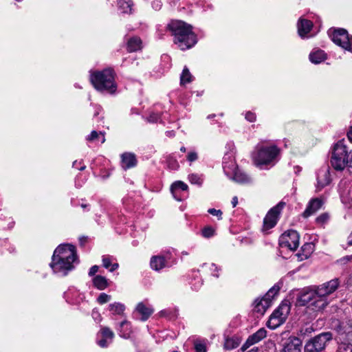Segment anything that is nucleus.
Instances as JSON below:
<instances>
[{
    "instance_id": "obj_15",
    "label": "nucleus",
    "mask_w": 352,
    "mask_h": 352,
    "mask_svg": "<svg viewBox=\"0 0 352 352\" xmlns=\"http://www.w3.org/2000/svg\"><path fill=\"white\" fill-rule=\"evenodd\" d=\"M223 168L228 177H231L239 168L232 154H226L223 157Z\"/></svg>"
},
{
    "instance_id": "obj_62",
    "label": "nucleus",
    "mask_w": 352,
    "mask_h": 352,
    "mask_svg": "<svg viewBox=\"0 0 352 352\" xmlns=\"http://www.w3.org/2000/svg\"><path fill=\"white\" fill-rule=\"evenodd\" d=\"M85 168V166L80 168V170H83Z\"/></svg>"
},
{
    "instance_id": "obj_44",
    "label": "nucleus",
    "mask_w": 352,
    "mask_h": 352,
    "mask_svg": "<svg viewBox=\"0 0 352 352\" xmlns=\"http://www.w3.org/2000/svg\"><path fill=\"white\" fill-rule=\"evenodd\" d=\"M91 316L94 318V320L97 322H100L102 321V318L99 311L96 309H93Z\"/></svg>"
},
{
    "instance_id": "obj_50",
    "label": "nucleus",
    "mask_w": 352,
    "mask_h": 352,
    "mask_svg": "<svg viewBox=\"0 0 352 352\" xmlns=\"http://www.w3.org/2000/svg\"><path fill=\"white\" fill-rule=\"evenodd\" d=\"M98 133L96 131H92L90 135L87 138L89 141H94L98 138Z\"/></svg>"
},
{
    "instance_id": "obj_8",
    "label": "nucleus",
    "mask_w": 352,
    "mask_h": 352,
    "mask_svg": "<svg viewBox=\"0 0 352 352\" xmlns=\"http://www.w3.org/2000/svg\"><path fill=\"white\" fill-rule=\"evenodd\" d=\"M333 329L336 332V340L337 342L352 341V320L346 318L338 321Z\"/></svg>"
},
{
    "instance_id": "obj_52",
    "label": "nucleus",
    "mask_w": 352,
    "mask_h": 352,
    "mask_svg": "<svg viewBox=\"0 0 352 352\" xmlns=\"http://www.w3.org/2000/svg\"><path fill=\"white\" fill-rule=\"evenodd\" d=\"M98 269H99V267L98 265H94L92 266L90 270H89V275L90 276H92L96 274V272H98Z\"/></svg>"
},
{
    "instance_id": "obj_25",
    "label": "nucleus",
    "mask_w": 352,
    "mask_h": 352,
    "mask_svg": "<svg viewBox=\"0 0 352 352\" xmlns=\"http://www.w3.org/2000/svg\"><path fill=\"white\" fill-rule=\"evenodd\" d=\"M313 23L307 19H300L298 23V32L300 37H305L310 32Z\"/></svg>"
},
{
    "instance_id": "obj_24",
    "label": "nucleus",
    "mask_w": 352,
    "mask_h": 352,
    "mask_svg": "<svg viewBox=\"0 0 352 352\" xmlns=\"http://www.w3.org/2000/svg\"><path fill=\"white\" fill-rule=\"evenodd\" d=\"M318 186L323 188L330 182V174L329 168H321L317 174Z\"/></svg>"
},
{
    "instance_id": "obj_55",
    "label": "nucleus",
    "mask_w": 352,
    "mask_h": 352,
    "mask_svg": "<svg viewBox=\"0 0 352 352\" xmlns=\"http://www.w3.org/2000/svg\"><path fill=\"white\" fill-rule=\"evenodd\" d=\"M347 244L349 246H352V232H351V234H349V236L348 237Z\"/></svg>"
},
{
    "instance_id": "obj_1",
    "label": "nucleus",
    "mask_w": 352,
    "mask_h": 352,
    "mask_svg": "<svg viewBox=\"0 0 352 352\" xmlns=\"http://www.w3.org/2000/svg\"><path fill=\"white\" fill-rule=\"evenodd\" d=\"M77 261L76 248L69 244L60 245L54 250L50 265L53 272L60 276H66L74 268Z\"/></svg>"
},
{
    "instance_id": "obj_53",
    "label": "nucleus",
    "mask_w": 352,
    "mask_h": 352,
    "mask_svg": "<svg viewBox=\"0 0 352 352\" xmlns=\"http://www.w3.org/2000/svg\"><path fill=\"white\" fill-rule=\"evenodd\" d=\"M79 241H80V245H84L87 241V237L86 236H81L79 238Z\"/></svg>"
},
{
    "instance_id": "obj_58",
    "label": "nucleus",
    "mask_w": 352,
    "mask_h": 352,
    "mask_svg": "<svg viewBox=\"0 0 352 352\" xmlns=\"http://www.w3.org/2000/svg\"><path fill=\"white\" fill-rule=\"evenodd\" d=\"M80 206L83 210H85L87 209V208H88L89 205H87V204L82 203L80 204Z\"/></svg>"
},
{
    "instance_id": "obj_7",
    "label": "nucleus",
    "mask_w": 352,
    "mask_h": 352,
    "mask_svg": "<svg viewBox=\"0 0 352 352\" xmlns=\"http://www.w3.org/2000/svg\"><path fill=\"white\" fill-rule=\"evenodd\" d=\"M290 311V306L287 303H281L279 307L274 311L267 322V326L274 329L284 323Z\"/></svg>"
},
{
    "instance_id": "obj_20",
    "label": "nucleus",
    "mask_w": 352,
    "mask_h": 352,
    "mask_svg": "<svg viewBox=\"0 0 352 352\" xmlns=\"http://www.w3.org/2000/svg\"><path fill=\"white\" fill-rule=\"evenodd\" d=\"M322 199H311L307 205L302 216L307 218L318 211L323 205Z\"/></svg>"
},
{
    "instance_id": "obj_21",
    "label": "nucleus",
    "mask_w": 352,
    "mask_h": 352,
    "mask_svg": "<svg viewBox=\"0 0 352 352\" xmlns=\"http://www.w3.org/2000/svg\"><path fill=\"white\" fill-rule=\"evenodd\" d=\"M317 294L316 287L314 289L303 291L299 297V301L302 305H307L309 307Z\"/></svg>"
},
{
    "instance_id": "obj_41",
    "label": "nucleus",
    "mask_w": 352,
    "mask_h": 352,
    "mask_svg": "<svg viewBox=\"0 0 352 352\" xmlns=\"http://www.w3.org/2000/svg\"><path fill=\"white\" fill-rule=\"evenodd\" d=\"M111 300V296L105 294L101 293L97 298V301L99 304H104L109 302Z\"/></svg>"
},
{
    "instance_id": "obj_33",
    "label": "nucleus",
    "mask_w": 352,
    "mask_h": 352,
    "mask_svg": "<svg viewBox=\"0 0 352 352\" xmlns=\"http://www.w3.org/2000/svg\"><path fill=\"white\" fill-rule=\"evenodd\" d=\"M326 56L323 51L318 50L309 54V60L315 64H318L325 60Z\"/></svg>"
},
{
    "instance_id": "obj_4",
    "label": "nucleus",
    "mask_w": 352,
    "mask_h": 352,
    "mask_svg": "<svg viewBox=\"0 0 352 352\" xmlns=\"http://www.w3.org/2000/svg\"><path fill=\"white\" fill-rule=\"evenodd\" d=\"M280 153V149L276 145L263 146L258 144L252 153V157L256 166L262 165H274Z\"/></svg>"
},
{
    "instance_id": "obj_61",
    "label": "nucleus",
    "mask_w": 352,
    "mask_h": 352,
    "mask_svg": "<svg viewBox=\"0 0 352 352\" xmlns=\"http://www.w3.org/2000/svg\"><path fill=\"white\" fill-rule=\"evenodd\" d=\"M180 151H181L182 152H184H184H186V148L184 146H182V147L180 148Z\"/></svg>"
},
{
    "instance_id": "obj_37",
    "label": "nucleus",
    "mask_w": 352,
    "mask_h": 352,
    "mask_svg": "<svg viewBox=\"0 0 352 352\" xmlns=\"http://www.w3.org/2000/svg\"><path fill=\"white\" fill-rule=\"evenodd\" d=\"M338 344V352H352L351 341L337 342Z\"/></svg>"
},
{
    "instance_id": "obj_11",
    "label": "nucleus",
    "mask_w": 352,
    "mask_h": 352,
    "mask_svg": "<svg viewBox=\"0 0 352 352\" xmlns=\"http://www.w3.org/2000/svg\"><path fill=\"white\" fill-rule=\"evenodd\" d=\"M333 43L344 50L352 52V37H349L347 31L340 28L334 30L331 35Z\"/></svg>"
},
{
    "instance_id": "obj_23",
    "label": "nucleus",
    "mask_w": 352,
    "mask_h": 352,
    "mask_svg": "<svg viewBox=\"0 0 352 352\" xmlns=\"http://www.w3.org/2000/svg\"><path fill=\"white\" fill-rule=\"evenodd\" d=\"M328 304L329 301L327 298L325 296H320L319 294H317L314 298V300L312 301L309 308L313 311H319L323 310Z\"/></svg>"
},
{
    "instance_id": "obj_19",
    "label": "nucleus",
    "mask_w": 352,
    "mask_h": 352,
    "mask_svg": "<svg viewBox=\"0 0 352 352\" xmlns=\"http://www.w3.org/2000/svg\"><path fill=\"white\" fill-rule=\"evenodd\" d=\"M135 311L141 315V320L145 321L151 316L154 310L151 305L145 302H141L137 305Z\"/></svg>"
},
{
    "instance_id": "obj_47",
    "label": "nucleus",
    "mask_w": 352,
    "mask_h": 352,
    "mask_svg": "<svg viewBox=\"0 0 352 352\" xmlns=\"http://www.w3.org/2000/svg\"><path fill=\"white\" fill-rule=\"evenodd\" d=\"M198 158V155L195 151L190 152L187 155V160L190 162L196 161Z\"/></svg>"
},
{
    "instance_id": "obj_39",
    "label": "nucleus",
    "mask_w": 352,
    "mask_h": 352,
    "mask_svg": "<svg viewBox=\"0 0 352 352\" xmlns=\"http://www.w3.org/2000/svg\"><path fill=\"white\" fill-rule=\"evenodd\" d=\"M201 234L204 238H210L215 234V229L212 226H206L202 229Z\"/></svg>"
},
{
    "instance_id": "obj_17",
    "label": "nucleus",
    "mask_w": 352,
    "mask_h": 352,
    "mask_svg": "<svg viewBox=\"0 0 352 352\" xmlns=\"http://www.w3.org/2000/svg\"><path fill=\"white\" fill-rule=\"evenodd\" d=\"M169 254L166 256L157 255L151 257L150 261L151 267L155 271H160L167 266V261L170 259Z\"/></svg>"
},
{
    "instance_id": "obj_29",
    "label": "nucleus",
    "mask_w": 352,
    "mask_h": 352,
    "mask_svg": "<svg viewBox=\"0 0 352 352\" xmlns=\"http://www.w3.org/2000/svg\"><path fill=\"white\" fill-rule=\"evenodd\" d=\"M94 286L100 290H103L108 287V282L104 276L97 275L93 278Z\"/></svg>"
},
{
    "instance_id": "obj_36",
    "label": "nucleus",
    "mask_w": 352,
    "mask_h": 352,
    "mask_svg": "<svg viewBox=\"0 0 352 352\" xmlns=\"http://www.w3.org/2000/svg\"><path fill=\"white\" fill-rule=\"evenodd\" d=\"M194 349L196 352H207V341L205 340H195Z\"/></svg>"
},
{
    "instance_id": "obj_35",
    "label": "nucleus",
    "mask_w": 352,
    "mask_h": 352,
    "mask_svg": "<svg viewBox=\"0 0 352 352\" xmlns=\"http://www.w3.org/2000/svg\"><path fill=\"white\" fill-rule=\"evenodd\" d=\"M192 75L189 72L187 67H184L182 73L180 76V84L184 85L186 83L190 82L192 81Z\"/></svg>"
},
{
    "instance_id": "obj_27",
    "label": "nucleus",
    "mask_w": 352,
    "mask_h": 352,
    "mask_svg": "<svg viewBox=\"0 0 352 352\" xmlns=\"http://www.w3.org/2000/svg\"><path fill=\"white\" fill-rule=\"evenodd\" d=\"M234 181L241 184H247L252 182V178L243 171L238 169L231 177Z\"/></svg>"
},
{
    "instance_id": "obj_22",
    "label": "nucleus",
    "mask_w": 352,
    "mask_h": 352,
    "mask_svg": "<svg viewBox=\"0 0 352 352\" xmlns=\"http://www.w3.org/2000/svg\"><path fill=\"white\" fill-rule=\"evenodd\" d=\"M122 167L124 169L133 168L137 164L135 155L131 153H124L121 155Z\"/></svg>"
},
{
    "instance_id": "obj_40",
    "label": "nucleus",
    "mask_w": 352,
    "mask_h": 352,
    "mask_svg": "<svg viewBox=\"0 0 352 352\" xmlns=\"http://www.w3.org/2000/svg\"><path fill=\"white\" fill-rule=\"evenodd\" d=\"M188 180L192 184H197L201 186L203 183L202 177L198 174H190L188 175Z\"/></svg>"
},
{
    "instance_id": "obj_48",
    "label": "nucleus",
    "mask_w": 352,
    "mask_h": 352,
    "mask_svg": "<svg viewBox=\"0 0 352 352\" xmlns=\"http://www.w3.org/2000/svg\"><path fill=\"white\" fill-rule=\"evenodd\" d=\"M210 270L211 272V274L212 276L218 278L219 277V269L216 266L215 264L214 263H212L210 264Z\"/></svg>"
},
{
    "instance_id": "obj_64",
    "label": "nucleus",
    "mask_w": 352,
    "mask_h": 352,
    "mask_svg": "<svg viewBox=\"0 0 352 352\" xmlns=\"http://www.w3.org/2000/svg\"><path fill=\"white\" fill-rule=\"evenodd\" d=\"M173 352H179V351H173Z\"/></svg>"
},
{
    "instance_id": "obj_38",
    "label": "nucleus",
    "mask_w": 352,
    "mask_h": 352,
    "mask_svg": "<svg viewBox=\"0 0 352 352\" xmlns=\"http://www.w3.org/2000/svg\"><path fill=\"white\" fill-rule=\"evenodd\" d=\"M239 345V342L237 339L234 338H227L224 343V348L228 350H232L236 348Z\"/></svg>"
},
{
    "instance_id": "obj_45",
    "label": "nucleus",
    "mask_w": 352,
    "mask_h": 352,
    "mask_svg": "<svg viewBox=\"0 0 352 352\" xmlns=\"http://www.w3.org/2000/svg\"><path fill=\"white\" fill-rule=\"evenodd\" d=\"M208 213L213 216H216L218 219H221L222 218V212L220 210H217L215 208H210L208 210Z\"/></svg>"
},
{
    "instance_id": "obj_34",
    "label": "nucleus",
    "mask_w": 352,
    "mask_h": 352,
    "mask_svg": "<svg viewBox=\"0 0 352 352\" xmlns=\"http://www.w3.org/2000/svg\"><path fill=\"white\" fill-rule=\"evenodd\" d=\"M118 6L123 13H131L133 3L131 0H118Z\"/></svg>"
},
{
    "instance_id": "obj_43",
    "label": "nucleus",
    "mask_w": 352,
    "mask_h": 352,
    "mask_svg": "<svg viewBox=\"0 0 352 352\" xmlns=\"http://www.w3.org/2000/svg\"><path fill=\"white\" fill-rule=\"evenodd\" d=\"M338 263L340 265H346L349 263H352V254L340 258L339 260H338Z\"/></svg>"
},
{
    "instance_id": "obj_9",
    "label": "nucleus",
    "mask_w": 352,
    "mask_h": 352,
    "mask_svg": "<svg viewBox=\"0 0 352 352\" xmlns=\"http://www.w3.org/2000/svg\"><path fill=\"white\" fill-rule=\"evenodd\" d=\"M279 290L280 287L274 285L261 299H256L254 301V311L260 314H263L271 306L272 299L278 294Z\"/></svg>"
},
{
    "instance_id": "obj_56",
    "label": "nucleus",
    "mask_w": 352,
    "mask_h": 352,
    "mask_svg": "<svg viewBox=\"0 0 352 352\" xmlns=\"http://www.w3.org/2000/svg\"><path fill=\"white\" fill-rule=\"evenodd\" d=\"M348 138L350 141H352V126L350 128L349 131L347 133Z\"/></svg>"
},
{
    "instance_id": "obj_57",
    "label": "nucleus",
    "mask_w": 352,
    "mask_h": 352,
    "mask_svg": "<svg viewBox=\"0 0 352 352\" xmlns=\"http://www.w3.org/2000/svg\"><path fill=\"white\" fill-rule=\"evenodd\" d=\"M231 204H232V208L236 207V205L238 204L237 199H232Z\"/></svg>"
},
{
    "instance_id": "obj_2",
    "label": "nucleus",
    "mask_w": 352,
    "mask_h": 352,
    "mask_svg": "<svg viewBox=\"0 0 352 352\" xmlns=\"http://www.w3.org/2000/svg\"><path fill=\"white\" fill-rule=\"evenodd\" d=\"M168 28L174 35V42L182 50L191 48L197 43V36L192 32V27L179 20H173Z\"/></svg>"
},
{
    "instance_id": "obj_31",
    "label": "nucleus",
    "mask_w": 352,
    "mask_h": 352,
    "mask_svg": "<svg viewBox=\"0 0 352 352\" xmlns=\"http://www.w3.org/2000/svg\"><path fill=\"white\" fill-rule=\"evenodd\" d=\"M187 189H188L187 184H186L185 183H184L183 182H181V181H177V182H174L171 185V187H170V191L173 194V196L175 198L179 196V195H178V193H177V191L179 190L184 191V190H186Z\"/></svg>"
},
{
    "instance_id": "obj_60",
    "label": "nucleus",
    "mask_w": 352,
    "mask_h": 352,
    "mask_svg": "<svg viewBox=\"0 0 352 352\" xmlns=\"http://www.w3.org/2000/svg\"><path fill=\"white\" fill-rule=\"evenodd\" d=\"M100 133L101 135H102V138L101 139V142L104 143L105 142V138H104V133H102V132H100Z\"/></svg>"
},
{
    "instance_id": "obj_51",
    "label": "nucleus",
    "mask_w": 352,
    "mask_h": 352,
    "mask_svg": "<svg viewBox=\"0 0 352 352\" xmlns=\"http://www.w3.org/2000/svg\"><path fill=\"white\" fill-rule=\"evenodd\" d=\"M159 119V116L157 114L152 113L148 118V121L150 122H156Z\"/></svg>"
},
{
    "instance_id": "obj_30",
    "label": "nucleus",
    "mask_w": 352,
    "mask_h": 352,
    "mask_svg": "<svg viewBox=\"0 0 352 352\" xmlns=\"http://www.w3.org/2000/svg\"><path fill=\"white\" fill-rule=\"evenodd\" d=\"M109 310L113 315L122 316L125 310V306L120 302H113L109 305Z\"/></svg>"
},
{
    "instance_id": "obj_59",
    "label": "nucleus",
    "mask_w": 352,
    "mask_h": 352,
    "mask_svg": "<svg viewBox=\"0 0 352 352\" xmlns=\"http://www.w3.org/2000/svg\"><path fill=\"white\" fill-rule=\"evenodd\" d=\"M258 348L254 347V348L251 349L250 351H248V352H258Z\"/></svg>"
},
{
    "instance_id": "obj_12",
    "label": "nucleus",
    "mask_w": 352,
    "mask_h": 352,
    "mask_svg": "<svg viewBox=\"0 0 352 352\" xmlns=\"http://www.w3.org/2000/svg\"><path fill=\"white\" fill-rule=\"evenodd\" d=\"M299 234L296 230L284 232L279 238V245L290 250H296L299 245Z\"/></svg>"
},
{
    "instance_id": "obj_49",
    "label": "nucleus",
    "mask_w": 352,
    "mask_h": 352,
    "mask_svg": "<svg viewBox=\"0 0 352 352\" xmlns=\"http://www.w3.org/2000/svg\"><path fill=\"white\" fill-rule=\"evenodd\" d=\"M245 119L250 122H254L256 120V115L250 111H248L245 114Z\"/></svg>"
},
{
    "instance_id": "obj_6",
    "label": "nucleus",
    "mask_w": 352,
    "mask_h": 352,
    "mask_svg": "<svg viewBox=\"0 0 352 352\" xmlns=\"http://www.w3.org/2000/svg\"><path fill=\"white\" fill-rule=\"evenodd\" d=\"M333 339V334L326 331L310 338L305 344V352H321Z\"/></svg>"
},
{
    "instance_id": "obj_18",
    "label": "nucleus",
    "mask_w": 352,
    "mask_h": 352,
    "mask_svg": "<svg viewBox=\"0 0 352 352\" xmlns=\"http://www.w3.org/2000/svg\"><path fill=\"white\" fill-rule=\"evenodd\" d=\"M99 333L102 338L97 341L98 344L102 348L107 347L114 338V333L109 327H104L101 328Z\"/></svg>"
},
{
    "instance_id": "obj_14",
    "label": "nucleus",
    "mask_w": 352,
    "mask_h": 352,
    "mask_svg": "<svg viewBox=\"0 0 352 352\" xmlns=\"http://www.w3.org/2000/svg\"><path fill=\"white\" fill-rule=\"evenodd\" d=\"M267 336V331L264 328L259 329L256 332L250 336L245 342L241 346V350L245 351L252 345L259 342Z\"/></svg>"
},
{
    "instance_id": "obj_54",
    "label": "nucleus",
    "mask_w": 352,
    "mask_h": 352,
    "mask_svg": "<svg viewBox=\"0 0 352 352\" xmlns=\"http://www.w3.org/2000/svg\"><path fill=\"white\" fill-rule=\"evenodd\" d=\"M314 331V328L310 327H307L305 329V334L306 333H311L313 331Z\"/></svg>"
},
{
    "instance_id": "obj_3",
    "label": "nucleus",
    "mask_w": 352,
    "mask_h": 352,
    "mask_svg": "<svg viewBox=\"0 0 352 352\" xmlns=\"http://www.w3.org/2000/svg\"><path fill=\"white\" fill-rule=\"evenodd\" d=\"M114 75V72L111 69L95 72L91 74L90 81L98 91L114 94L117 89Z\"/></svg>"
},
{
    "instance_id": "obj_5",
    "label": "nucleus",
    "mask_w": 352,
    "mask_h": 352,
    "mask_svg": "<svg viewBox=\"0 0 352 352\" xmlns=\"http://www.w3.org/2000/svg\"><path fill=\"white\" fill-rule=\"evenodd\" d=\"M330 162L336 170H342L346 166L352 167V151H349L345 145L338 142L333 147Z\"/></svg>"
},
{
    "instance_id": "obj_32",
    "label": "nucleus",
    "mask_w": 352,
    "mask_h": 352,
    "mask_svg": "<svg viewBox=\"0 0 352 352\" xmlns=\"http://www.w3.org/2000/svg\"><path fill=\"white\" fill-rule=\"evenodd\" d=\"M120 336L123 338H129L131 333V326L129 322L124 320L120 324Z\"/></svg>"
},
{
    "instance_id": "obj_46",
    "label": "nucleus",
    "mask_w": 352,
    "mask_h": 352,
    "mask_svg": "<svg viewBox=\"0 0 352 352\" xmlns=\"http://www.w3.org/2000/svg\"><path fill=\"white\" fill-rule=\"evenodd\" d=\"M329 217L327 213H323L316 218V222L318 223H324L329 219Z\"/></svg>"
},
{
    "instance_id": "obj_13",
    "label": "nucleus",
    "mask_w": 352,
    "mask_h": 352,
    "mask_svg": "<svg viewBox=\"0 0 352 352\" xmlns=\"http://www.w3.org/2000/svg\"><path fill=\"white\" fill-rule=\"evenodd\" d=\"M340 285V280L338 278L332 279L328 282H326L322 285L316 287L318 290V294L320 296H328L333 293L338 287Z\"/></svg>"
},
{
    "instance_id": "obj_10",
    "label": "nucleus",
    "mask_w": 352,
    "mask_h": 352,
    "mask_svg": "<svg viewBox=\"0 0 352 352\" xmlns=\"http://www.w3.org/2000/svg\"><path fill=\"white\" fill-rule=\"evenodd\" d=\"M285 206V203L280 201L276 206H274L268 211L263 219V231H267L276 225L280 214Z\"/></svg>"
},
{
    "instance_id": "obj_42",
    "label": "nucleus",
    "mask_w": 352,
    "mask_h": 352,
    "mask_svg": "<svg viewBox=\"0 0 352 352\" xmlns=\"http://www.w3.org/2000/svg\"><path fill=\"white\" fill-rule=\"evenodd\" d=\"M302 251L305 252L304 256L307 258L310 253L313 251V245L311 243H306L302 247Z\"/></svg>"
},
{
    "instance_id": "obj_26",
    "label": "nucleus",
    "mask_w": 352,
    "mask_h": 352,
    "mask_svg": "<svg viewBox=\"0 0 352 352\" xmlns=\"http://www.w3.org/2000/svg\"><path fill=\"white\" fill-rule=\"evenodd\" d=\"M102 266L109 270V272H113L116 270H117L119 267V265L118 263L114 262L116 261V258L110 255H104L102 257Z\"/></svg>"
},
{
    "instance_id": "obj_16",
    "label": "nucleus",
    "mask_w": 352,
    "mask_h": 352,
    "mask_svg": "<svg viewBox=\"0 0 352 352\" xmlns=\"http://www.w3.org/2000/svg\"><path fill=\"white\" fill-rule=\"evenodd\" d=\"M302 341L296 336H290L284 344L283 352H301Z\"/></svg>"
},
{
    "instance_id": "obj_28",
    "label": "nucleus",
    "mask_w": 352,
    "mask_h": 352,
    "mask_svg": "<svg viewBox=\"0 0 352 352\" xmlns=\"http://www.w3.org/2000/svg\"><path fill=\"white\" fill-rule=\"evenodd\" d=\"M142 40L138 36H133L129 39L127 42V51L134 52L142 49Z\"/></svg>"
},
{
    "instance_id": "obj_63",
    "label": "nucleus",
    "mask_w": 352,
    "mask_h": 352,
    "mask_svg": "<svg viewBox=\"0 0 352 352\" xmlns=\"http://www.w3.org/2000/svg\"><path fill=\"white\" fill-rule=\"evenodd\" d=\"M350 200L351 201V204L350 207H351V208H352V199H350Z\"/></svg>"
}]
</instances>
